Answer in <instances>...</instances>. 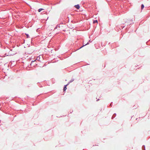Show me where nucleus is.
Masks as SVG:
<instances>
[{
	"instance_id": "obj_1",
	"label": "nucleus",
	"mask_w": 150,
	"mask_h": 150,
	"mask_svg": "<svg viewBox=\"0 0 150 150\" xmlns=\"http://www.w3.org/2000/svg\"><path fill=\"white\" fill-rule=\"evenodd\" d=\"M75 7L77 9H79L80 8V6L79 5H77L75 6Z\"/></svg>"
},
{
	"instance_id": "obj_2",
	"label": "nucleus",
	"mask_w": 150,
	"mask_h": 150,
	"mask_svg": "<svg viewBox=\"0 0 150 150\" xmlns=\"http://www.w3.org/2000/svg\"><path fill=\"white\" fill-rule=\"evenodd\" d=\"M67 84L65 85V86L64 88V89H63V90L64 91H65L67 89Z\"/></svg>"
},
{
	"instance_id": "obj_3",
	"label": "nucleus",
	"mask_w": 150,
	"mask_h": 150,
	"mask_svg": "<svg viewBox=\"0 0 150 150\" xmlns=\"http://www.w3.org/2000/svg\"><path fill=\"white\" fill-rule=\"evenodd\" d=\"M43 10V9L42 8H40V9H39V10H38V12H40L42 10Z\"/></svg>"
},
{
	"instance_id": "obj_5",
	"label": "nucleus",
	"mask_w": 150,
	"mask_h": 150,
	"mask_svg": "<svg viewBox=\"0 0 150 150\" xmlns=\"http://www.w3.org/2000/svg\"><path fill=\"white\" fill-rule=\"evenodd\" d=\"M144 5L142 4L141 6L142 9H143V8H144Z\"/></svg>"
},
{
	"instance_id": "obj_4",
	"label": "nucleus",
	"mask_w": 150,
	"mask_h": 150,
	"mask_svg": "<svg viewBox=\"0 0 150 150\" xmlns=\"http://www.w3.org/2000/svg\"><path fill=\"white\" fill-rule=\"evenodd\" d=\"M98 23V21L97 20H94L93 21V23Z\"/></svg>"
},
{
	"instance_id": "obj_6",
	"label": "nucleus",
	"mask_w": 150,
	"mask_h": 150,
	"mask_svg": "<svg viewBox=\"0 0 150 150\" xmlns=\"http://www.w3.org/2000/svg\"><path fill=\"white\" fill-rule=\"evenodd\" d=\"M26 35H27V37H28V35L26 34Z\"/></svg>"
}]
</instances>
